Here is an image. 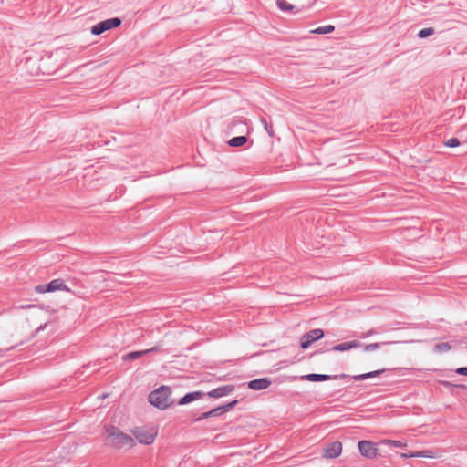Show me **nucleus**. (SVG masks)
Masks as SVG:
<instances>
[{"instance_id":"nucleus-1","label":"nucleus","mask_w":467,"mask_h":467,"mask_svg":"<svg viewBox=\"0 0 467 467\" xmlns=\"http://www.w3.org/2000/svg\"><path fill=\"white\" fill-rule=\"evenodd\" d=\"M105 435L106 442L116 449H131L135 446L133 438L116 427H108Z\"/></svg>"},{"instance_id":"nucleus-2","label":"nucleus","mask_w":467,"mask_h":467,"mask_svg":"<svg viewBox=\"0 0 467 467\" xmlns=\"http://www.w3.org/2000/svg\"><path fill=\"white\" fill-rule=\"evenodd\" d=\"M131 434L134 441H136L140 445L149 446L155 442L159 429L155 425L137 426L131 430Z\"/></svg>"},{"instance_id":"nucleus-3","label":"nucleus","mask_w":467,"mask_h":467,"mask_svg":"<svg viewBox=\"0 0 467 467\" xmlns=\"http://www.w3.org/2000/svg\"><path fill=\"white\" fill-rule=\"evenodd\" d=\"M171 395V390L169 387L161 386L150 393L148 400L155 408L166 410L173 404Z\"/></svg>"},{"instance_id":"nucleus-4","label":"nucleus","mask_w":467,"mask_h":467,"mask_svg":"<svg viewBox=\"0 0 467 467\" xmlns=\"http://www.w3.org/2000/svg\"><path fill=\"white\" fill-rule=\"evenodd\" d=\"M35 291L39 294L52 293L57 291L71 292L62 279H54L48 284H40L35 287Z\"/></svg>"},{"instance_id":"nucleus-5","label":"nucleus","mask_w":467,"mask_h":467,"mask_svg":"<svg viewBox=\"0 0 467 467\" xmlns=\"http://www.w3.org/2000/svg\"><path fill=\"white\" fill-rule=\"evenodd\" d=\"M121 25V20L119 17L106 19L91 26L90 32L92 35H100L106 31L116 28Z\"/></svg>"},{"instance_id":"nucleus-6","label":"nucleus","mask_w":467,"mask_h":467,"mask_svg":"<svg viewBox=\"0 0 467 467\" xmlns=\"http://www.w3.org/2000/svg\"><path fill=\"white\" fill-rule=\"evenodd\" d=\"M324 337V332L322 329L317 328L310 330L306 334L303 335L300 339V347L303 349H307L312 343Z\"/></svg>"},{"instance_id":"nucleus-7","label":"nucleus","mask_w":467,"mask_h":467,"mask_svg":"<svg viewBox=\"0 0 467 467\" xmlns=\"http://www.w3.org/2000/svg\"><path fill=\"white\" fill-rule=\"evenodd\" d=\"M360 454L366 458H375L378 455L376 444L369 441H361L358 444Z\"/></svg>"},{"instance_id":"nucleus-8","label":"nucleus","mask_w":467,"mask_h":467,"mask_svg":"<svg viewBox=\"0 0 467 467\" xmlns=\"http://www.w3.org/2000/svg\"><path fill=\"white\" fill-rule=\"evenodd\" d=\"M237 404V400H233L230 403H227L223 406L217 407L215 409L211 410L210 411L204 412L199 420L207 419L209 417H216L222 415L231 409H233Z\"/></svg>"},{"instance_id":"nucleus-9","label":"nucleus","mask_w":467,"mask_h":467,"mask_svg":"<svg viewBox=\"0 0 467 467\" xmlns=\"http://www.w3.org/2000/svg\"><path fill=\"white\" fill-rule=\"evenodd\" d=\"M342 451V445L338 441H335L327 445L323 451V455L325 458H336L337 457Z\"/></svg>"},{"instance_id":"nucleus-10","label":"nucleus","mask_w":467,"mask_h":467,"mask_svg":"<svg viewBox=\"0 0 467 467\" xmlns=\"http://www.w3.org/2000/svg\"><path fill=\"white\" fill-rule=\"evenodd\" d=\"M234 390V387L233 385H226L223 387H219L214 389L207 393L210 398H222L229 395Z\"/></svg>"},{"instance_id":"nucleus-11","label":"nucleus","mask_w":467,"mask_h":467,"mask_svg":"<svg viewBox=\"0 0 467 467\" xmlns=\"http://www.w3.org/2000/svg\"><path fill=\"white\" fill-rule=\"evenodd\" d=\"M270 385L271 380L268 378L256 379L248 382L249 389L253 390L266 389Z\"/></svg>"},{"instance_id":"nucleus-12","label":"nucleus","mask_w":467,"mask_h":467,"mask_svg":"<svg viewBox=\"0 0 467 467\" xmlns=\"http://www.w3.org/2000/svg\"><path fill=\"white\" fill-rule=\"evenodd\" d=\"M203 395L204 394L202 391H193V392L187 393L178 401V405L182 406V405L189 404L194 400H197L202 398Z\"/></svg>"},{"instance_id":"nucleus-13","label":"nucleus","mask_w":467,"mask_h":467,"mask_svg":"<svg viewBox=\"0 0 467 467\" xmlns=\"http://www.w3.org/2000/svg\"><path fill=\"white\" fill-rule=\"evenodd\" d=\"M330 376L324 375V374H307L301 377V379L303 380H308V381H325L330 379Z\"/></svg>"},{"instance_id":"nucleus-14","label":"nucleus","mask_w":467,"mask_h":467,"mask_svg":"<svg viewBox=\"0 0 467 467\" xmlns=\"http://www.w3.org/2000/svg\"><path fill=\"white\" fill-rule=\"evenodd\" d=\"M158 350H159V347H153L151 348H148V349H144V350H140V351L130 352L127 355V358H129V359L139 358L146 354H149L150 352H155Z\"/></svg>"},{"instance_id":"nucleus-15","label":"nucleus","mask_w":467,"mask_h":467,"mask_svg":"<svg viewBox=\"0 0 467 467\" xmlns=\"http://www.w3.org/2000/svg\"><path fill=\"white\" fill-rule=\"evenodd\" d=\"M386 369H379L368 373L359 374L352 376V379L354 380H364L369 378H374L376 376L380 375L381 373L385 372Z\"/></svg>"},{"instance_id":"nucleus-16","label":"nucleus","mask_w":467,"mask_h":467,"mask_svg":"<svg viewBox=\"0 0 467 467\" xmlns=\"http://www.w3.org/2000/svg\"><path fill=\"white\" fill-rule=\"evenodd\" d=\"M247 141V138L245 136H238L232 138L228 140V145L231 147H240L245 144Z\"/></svg>"},{"instance_id":"nucleus-17","label":"nucleus","mask_w":467,"mask_h":467,"mask_svg":"<svg viewBox=\"0 0 467 467\" xmlns=\"http://www.w3.org/2000/svg\"><path fill=\"white\" fill-rule=\"evenodd\" d=\"M334 31V26L331 25H327L323 26L317 27L315 29H312L310 33L312 34H317V35H326L329 34Z\"/></svg>"},{"instance_id":"nucleus-18","label":"nucleus","mask_w":467,"mask_h":467,"mask_svg":"<svg viewBox=\"0 0 467 467\" xmlns=\"http://www.w3.org/2000/svg\"><path fill=\"white\" fill-rule=\"evenodd\" d=\"M276 4L278 8L284 12L292 11L294 9V5L287 3L285 0H276Z\"/></svg>"},{"instance_id":"nucleus-19","label":"nucleus","mask_w":467,"mask_h":467,"mask_svg":"<svg viewBox=\"0 0 467 467\" xmlns=\"http://www.w3.org/2000/svg\"><path fill=\"white\" fill-rule=\"evenodd\" d=\"M451 348V347L449 343H439L434 346V350L440 353L448 352Z\"/></svg>"},{"instance_id":"nucleus-20","label":"nucleus","mask_w":467,"mask_h":467,"mask_svg":"<svg viewBox=\"0 0 467 467\" xmlns=\"http://www.w3.org/2000/svg\"><path fill=\"white\" fill-rule=\"evenodd\" d=\"M434 34V29L432 27H427V28H423L421 29L419 33H418V36L420 38H425L429 36H431Z\"/></svg>"},{"instance_id":"nucleus-21","label":"nucleus","mask_w":467,"mask_h":467,"mask_svg":"<svg viewBox=\"0 0 467 467\" xmlns=\"http://www.w3.org/2000/svg\"><path fill=\"white\" fill-rule=\"evenodd\" d=\"M388 344H389V342H381V343L368 344V345L365 346L364 349H365V351H372V350L379 348L381 346L388 345Z\"/></svg>"},{"instance_id":"nucleus-22","label":"nucleus","mask_w":467,"mask_h":467,"mask_svg":"<svg viewBox=\"0 0 467 467\" xmlns=\"http://www.w3.org/2000/svg\"><path fill=\"white\" fill-rule=\"evenodd\" d=\"M350 349V343L349 342H345V343H342V344H339V345H337V346H334L331 350H335V351H346V350H348Z\"/></svg>"},{"instance_id":"nucleus-23","label":"nucleus","mask_w":467,"mask_h":467,"mask_svg":"<svg viewBox=\"0 0 467 467\" xmlns=\"http://www.w3.org/2000/svg\"><path fill=\"white\" fill-rule=\"evenodd\" d=\"M460 144V140L457 138H451L444 142V145L450 148L458 147Z\"/></svg>"},{"instance_id":"nucleus-24","label":"nucleus","mask_w":467,"mask_h":467,"mask_svg":"<svg viewBox=\"0 0 467 467\" xmlns=\"http://www.w3.org/2000/svg\"><path fill=\"white\" fill-rule=\"evenodd\" d=\"M456 373L459 375L467 376V367L466 368H459L456 369Z\"/></svg>"},{"instance_id":"nucleus-25","label":"nucleus","mask_w":467,"mask_h":467,"mask_svg":"<svg viewBox=\"0 0 467 467\" xmlns=\"http://www.w3.org/2000/svg\"><path fill=\"white\" fill-rule=\"evenodd\" d=\"M358 345L359 344L358 342L352 341L351 347H352V348H354L358 347Z\"/></svg>"},{"instance_id":"nucleus-26","label":"nucleus","mask_w":467,"mask_h":467,"mask_svg":"<svg viewBox=\"0 0 467 467\" xmlns=\"http://www.w3.org/2000/svg\"><path fill=\"white\" fill-rule=\"evenodd\" d=\"M444 386H451V384L448 381H442L441 382Z\"/></svg>"},{"instance_id":"nucleus-27","label":"nucleus","mask_w":467,"mask_h":467,"mask_svg":"<svg viewBox=\"0 0 467 467\" xmlns=\"http://www.w3.org/2000/svg\"><path fill=\"white\" fill-rule=\"evenodd\" d=\"M456 387L460 388L462 389H466V387L464 385H457Z\"/></svg>"},{"instance_id":"nucleus-28","label":"nucleus","mask_w":467,"mask_h":467,"mask_svg":"<svg viewBox=\"0 0 467 467\" xmlns=\"http://www.w3.org/2000/svg\"><path fill=\"white\" fill-rule=\"evenodd\" d=\"M387 442H392V443H394L396 446H399V442H398V441H387Z\"/></svg>"}]
</instances>
